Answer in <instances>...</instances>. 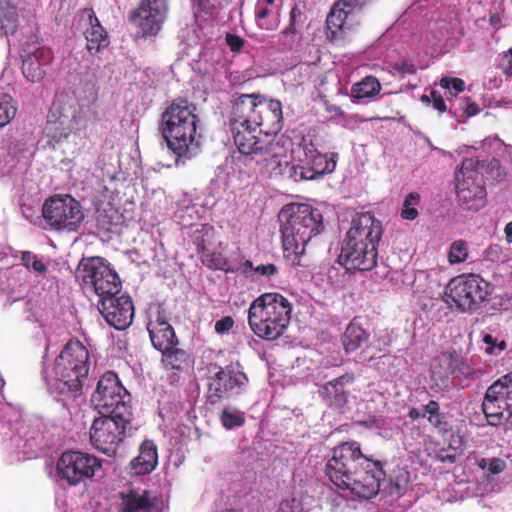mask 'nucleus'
<instances>
[{"mask_svg": "<svg viewBox=\"0 0 512 512\" xmlns=\"http://www.w3.org/2000/svg\"><path fill=\"white\" fill-rule=\"evenodd\" d=\"M229 123L234 144L243 155L260 156L270 165L282 166L283 147L275 141L282 129L283 113L279 100L260 93L240 94L232 102Z\"/></svg>", "mask_w": 512, "mask_h": 512, "instance_id": "nucleus-1", "label": "nucleus"}, {"mask_svg": "<svg viewBox=\"0 0 512 512\" xmlns=\"http://www.w3.org/2000/svg\"><path fill=\"white\" fill-rule=\"evenodd\" d=\"M279 219L284 257L292 266L301 265L306 245L324 229L323 216L309 204L291 203L281 209Z\"/></svg>", "mask_w": 512, "mask_h": 512, "instance_id": "nucleus-2", "label": "nucleus"}, {"mask_svg": "<svg viewBox=\"0 0 512 512\" xmlns=\"http://www.w3.org/2000/svg\"><path fill=\"white\" fill-rule=\"evenodd\" d=\"M200 118L196 106L187 99L170 102L161 117V133L168 148L176 155V163L191 159L199 153L197 129Z\"/></svg>", "mask_w": 512, "mask_h": 512, "instance_id": "nucleus-3", "label": "nucleus"}, {"mask_svg": "<svg viewBox=\"0 0 512 512\" xmlns=\"http://www.w3.org/2000/svg\"><path fill=\"white\" fill-rule=\"evenodd\" d=\"M292 307L279 293H265L256 298L248 309V324L259 338L272 341L287 329Z\"/></svg>", "mask_w": 512, "mask_h": 512, "instance_id": "nucleus-4", "label": "nucleus"}, {"mask_svg": "<svg viewBox=\"0 0 512 512\" xmlns=\"http://www.w3.org/2000/svg\"><path fill=\"white\" fill-rule=\"evenodd\" d=\"M90 369V354L78 339H70L57 356L54 373L60 394L75 400L82 394Z\"/></svg>", "mask_w": 512, "mask_h": 512, "instance_id": "nucleus-5", "label": "nucleus"}, {"mask_svg": "<svg viewBox=\"0 0 512 512\" xmlns=\"http://www.w3.org/2000/svg\"><path fill=\"white\" fill-rule=\"evenodd\" d=\"M492 288L480 275L461 274L451 279L445 289V301L462 313L479 310L489 300Z\"/></svg>", "mask_w": 512, "mask_h": 512, "instance_id": "nucleus-6", "label": "nucleus"}, {"mask_svg": "<svg viewBox=\"0 0 512 512\" xmlns=\"http://www.w3.org/2000/svg\"><path fill=\"white\" fill-rule=\"evenodd\" d=\"M91 403L101 414L132 418L130 394L113 371L105 372L91 395Z\"/></svg>", "mask_w": 512, "mask_h": 512, "instance_id": "nucleus-7", "label": "nucleus"}, {"mask_svg": "<svg viewBox=\"0 0 512 512\" xmlns=\"http://www.w3.org/2000/svg\"><path fill=\"white\" fill-rule=\"evenodd\" d=\"M75 276L83 288L93 291L99 300L120 293L121 281L118 274L101 257L82 259Z\"/></svg>", "mask_w": 512, "mask_h": 512, "instance_id": "nucleus-8", "label": "nucleus"}, {"mask_svg": "<svg viewBox=\"0 0 512 512\" xmlns=\"http://www.w3.org/2000/svg\"><path fill=\"white\" fill-rule=\"evenodd\" d=\"M479 167L478 159L465 158L455 174L457 200L467 210L478 211L486 204L485 181Z\"/></svg>", "mask_w": 512, "mask_h": 512, "instance_id": "nucleus-9", "label": "nucleus"}, {"mask_svg": "<svg viewBox=\"0 0 512 512\" xmlns=\"http://www.w3.org/2000/svg\"><path fill=\"white\" fill-rule=\"evenodd\" d=\"M207 370L210 374L213 373L208 377L207 383V403L210 405H216L225 396L241 394L249 382L239 362L230 363L225 367L217 363H209Z\"/></svg>", "mask_w": 512, "mask_h": 512, "instance_id": "nucleus-10", "label": "nucleus"}, {"mask_svg": "<svg viewBox=\"0 0 512 512\" xmlns=\"http://www.w3.org/2000/svg\"><path fill=\"white\" fill-rule=\"evenodd\" d=\"M97 94L95 81L79 83L71 93H60L56 96L49 110L48 119L73 125L81 112L96 101Z\"/></svg>", "mask_w": 512, "mask_h": 512, "instance_id": "nucleus-11", "label": "nucleus"}, {"mask_svg": "<svg viewBox=\"0 0 512 512\" xmlns=\"http://www.w3.org/2000/svg\"><path fill=\"white\" fill-rule=\"evenodd\" d=\"M42 216L50 229L76 232L85 214L81 204L70 195H55L45 200Z\"/></svg>", "mask_w": 512, "mask_h": 512, "instance_id": "nucleus-12", "label": "nucleus"}, {"mask_svg": "<svg viewBox=\"0 0 512 512\" xmlns=\"http://www.w3.org/2000/svg\"><path fill=\"white\" fill-rule=\"evenodd\" d=\"M367 460L368 457L362 453L358 442H343L333 449V454L326 463L325 473L330 481L340 488L346 481L351 480L352 475Z\"/></svg>", "mask_w": 512, "mask_h": 512, "instance_id": "nucleus-13", "label": "nucleus"}, {"mask_svg": "<svg viewBox=\"0 0 512 512\" xmlns=\"http://www.w3.org/2000/svg\"><path fill=\"white\" fill-rule=\"evenodd\" d=\"M300 149L304 155V158H299L300 164L285 162L283 170L282 166L279 167L280 173L287 174L290 179L299 182L315 180L335 170L336 162L326 154L318 152L312 142L307 143L304 138Z\"/></svg>", "mask_w": 512, "mask_h": 512, "instance_id": "nucleus-14", "label": "nucleus"}, {"mask_svg": "<svg viewBox=\"0 0 512 512\" xmlns=\"http://www.w3.org/2000/svg\"><path fill=\"white\" fill-rule=\"evenodd\" d=\"M132 418H117L115 415L102 414L94 419L90 427V441L95 449L108 455L116 454L125 438L127 425Z\"/></svg>", "mask_w": 512, "mask_h": 512, "instance_id": "nucleus-15", "label": "nucleus"}, {"mask_svg": "<svg viewBox=\"0 0 512 512\" xmlns=\"http://www.w3.org/2000/svg\"><path fill=\"white\" fill-rule=\"evenodd\" d=\"M100 468L101 461L97 457L72 450L62 453L56 464L59 480L65 481L69 486H76L92 478Z\"/></svg>", "mask_w": 512, "mask_h": 512, "instance_id": "nucleus-16", "label": "nucleus"}, {"mask_svg": "<svg viewBox=\"0 0 512 512\" xmlns=\"http://www.w3.org/2000/svg\"><path fill=\"white\" fill-rule=\"evenodd\" d=\"M168 0H140L129 13V21L135 25L142 37H155L168 18Z\"/></svg>", "mask_w": 512, "mask_h": 512, "instance_id": "nucleus-17", "label": "nucleus"}, {"mask_svg": "<svg viewBox=\"0 0 512 512\" xmlns=\"http://www.w3.org/2000/svg\"><path fill=\"white\" fill-rule=\"evenodd\" d=\"M20 57L24 77L36 83L44 78L45 67L52 62L53 52L50 48L40 45L35 34H30L21 42Z\"/></svg>", "mask_w": 512, "mask_h": 512, "instance_id": "nucleus-18", "label": "nucleus"}, {"mask_svg": "<svg viewBox=\"0 0 512 512\" xmlns=\"http://www.w3.org/2000/svg\"><path fill=\"white\" fill-rule=\"evenodd\" d=\"M386 477L380 461H373L368 458L351 480L346 481L339 489L349 490L352 494L362 499H371L381 490V481Z\"/></svg>", "mask_w": 512, "mask_h": 512, "instance_id": "nucleus-19", "label": "nucleus"}, {"mask_svg": "<svg viewBox=\"0 0 512 512\" xmlns=\"http://www.w3.org/2000/svg\"><path fill=\"white\" fill-rule=\"evenodd\" d=\"M97 308L107 324L117 330H125L132 324L135 311L132 299L127 294L103 298L98 301Z\"/></svg>", "mask_w": 512, "mask_h": 512, "instance_id": "nucleus-20", "label": "nucleus"}, {"mask_svg": "<svg viewBox=\"0 0 512 512\" xmlns=\"http://www.w3.org/2000/svg\"><path fill=\"white\" fill-rule=\"evenodd\" d=\"M383 234L380 220L370 212L359 213L353 217L351 227L344 240L358 244H367L368 247L377 249Z\"/></svg>", "mask_w": 512, "mask_h": 512, "instance_id": "nucleus-21", "label": "nucleus"}, {"mask_svg": "<svg viewBox=\"0 0 512 512\" xmlns=\"http://www.w3.org/2000/svg\"><path fill=\"white\" fill-rule=\"evenodd\" d=\"M377 257L378 249L344 240L339 263L348 271H369L376 266Z\"/></svg>", "mask_w": 512, "mask_h": 512, "instance_id": "nucleus-22", "label": "nucleus"}, {"mask_svg": "<svg viewBox=\"0 0 512 512\" xmlns=\"http://www.w3.org/2000/svg\"><path fill=\"white\" fill-rule=\"evenodd\" d=\"M147 330L153 347L160 352L178 345L174 328L166 319L164 312L157 311L155 317L150 318Z\"/></svg>", "mask_w": 512, "mask_h": 512, "instance_id": "nucleus-23", "label": "nucleus"}, {"mask_svg": "<svg viewBox=\"0 0 512 512\" xmlns=\"http://www.w3.org/2000/svg\"><path fill=\"white\" fill-rule=\"evenodd\" d=\"M82 13L88 20V27L83 32L86 49L91 55H95L109 45V36L92 8H85Z\"/></svg>", "mask_w": 512, "mask_h": 512, "instance_id": "nucleus-24", "label": "nucleus"}, {"mask_svg": "<svg viewBox=\"0 0 512 512\" xmlns=\"http://www.w3.org/2000/svg\"><path fill=\"white\" fill-rule=\"evenodd\" d=\"M158 465V447L153 440L146 439L139 446L138 455L130 462V469L135 475H147Z\"/></svg>", "mask_w": 512, "mask_h": 512, "instance_id": "nucleus-25", "label": "nucleus"}, {"mask_svg": "<svg viewBox=\"0 0 512 512\" xmlns=\"http://www.w3.org/2000/svg\"><path fill=\"white\" fill-rule=\"evenodd\" d=\"M353 382V375L346 374L326 383L323 393L329 406L337 409L343 408L347 404L350 394L347 385H352Z\"/></svg>", "mask_w": 512, "mask_h": 512, "instance_id": "nucleus-26", "label": "nucleus"}, {"mask_svg": "<svg viewBox=\"0 0 512 512\" xmlns=\"http://www.w3.org/2000/svg\"><path fill=\"white\" fill-rule=\"evenodd\" d=\"M280 4L277 0H257L255 18L261 29L275 30L280 23Z\"/></svg>", "mask_w": 512, "mask_h": 512, "instance_id": "nucleus-27", "label": "nucleus"}, {"mask_svg": "<svg viewBox=\"0 0 512 512\" xmlns=\"http://www.w3.org/2000/svg\"><path fill=\"white\" fill-rule=\"evenodd\" d=\"M506 406L507 401L503 399V396L499 392L491 393L489 387L482 403V410L489 425L498 426L502 423Z\"/></svg>", "mask_w": 512, "mask_h": 512, "instance_id": "nucleus-28", "label": "nucleus"}, {"mask_svg": "<svg viewBox=\"0 0 512 512\" xmlns=\"http://www.w3.org/2000/svg\"><path fill=\"white\" fill-rule=\"evenodd\" d=\"M121 512H151L154 503L148 497V491L139 494L131 490L129 493H121Z\"/></svg>", "mask_w": 512, "mask_h": 512, "instance_id": "nucleus-29", "label": "nucleus"}, {"mask_svg": "<svg viewBox=\"0 0 512 512\" xmlns=\"http://www.w3.org/2000/svg\"><path fill=\"white\" fill-rule=\"evenodd\" d=\"M369 340V334L354 320L346 327L342 343L347 353H353Z\"/></svg>", "mask_w": 512, "mask_h": 512, "instance_id": "nucleus-30", "label": "nucleus"}, {"mask_svg": "<svg viewBox=\"0 0 512 512\" xmlns=\"http://www.w3.org/2000/svg\"><path fill=\"white\" fill-rule=\"evenodd\" d=\"M349 14L351 13L338 2L334 4L326 19L327 38L330 41H335L342 33Z\"/></svg>", "mask_w": 512, "mask_h": 512, "instance_id": "nucleus-31", "label": "nucleus"}, {"mask_svg": "<svg viewBox=\"0 0 512 512\" xmlns=\"http://www.w3.org/2000/svg\"><path fill=\"white\" fill-rule=\"evenodd\" d=\"M381 84L374 76H366L351 87V96L356 100L372 98L379 94Z\"/></svg>", "mask_w": 512, "mask_h": 512, "instance_id": "nucleus-32", "label": "nucleus"}, {"mask_svg": "<svg viewBox=\"0 0 512 512\" xmlns=\"http://www.w3.org/2000/svg\"><path fill=\"white\" fill-rule=\"evenodd\" d=\"M161 353L165 369L182 371L188 365V354L183 349L177 348V346L163 350Z\"/></svg>", "mask_w": 512, "mask_h": 512, "instance_id": "nucleus-33", "label": "nucleus"}, {"mask_svg": "<svg viewBox=\"0 0 512 512\" xmlns=\"http://www.w3.org/2000/svg\"><path fill=\"white\" fill-rule=\"evenodd\" d=\"M72 129L73 125L62 124L60 121L53 122L51 119H48L45 127V134L49 138L48 144L55 147V145L67 140Z\"/></svg>", "mask_w": 512, "mask_h": 512, "instance_id": "nucleus-34", "label": "nucleus"}, {"mask_svg": "<svg viewBox=\"0 0 512 512\" xmlns=\"http://www.w3.org/2000/svg\"><path fill=\"white\" fill-rule=\"evenodd\" d=\"M17 11L9 0H0V29L7 33L16 27Z\"/></svg>", "mask_w": 512, "mask_h": 512, "instance_id": "nucleus-35", "label": "nucleus"}, {"mask_svg": "<svg viewBox=\"0 0 512 512\" xmlns=\"http://www.w3.org/2000/svg\"><path fill=\"white\" fill-rule=\"evenodd\" d=\"M18 111V103L12 96L3 94L0 97V129L9 124Z\"/></svg>", "mask_w": 512, "mask_h": 512, "instance_id": "nucleus-36", "label": "nucleus"}, {"mask_svg": "<svg viewBox=\"0 0 512 512\" xmlns=\"http://www.w3.org/2000/svg\"><path fill=\"white\" fill-rule=\"evenodd\" d=\"M408 483V473H400L395 479L390 478L386 481V477L381 481V490L391 496L400 497L406 491Z\"/></svg>", "mask_w": 512, "mask_h": 512, "instance_id": "nucleus-37", "label": "nucleus"}, {"mask_svg": "<svg viewBox=\"0 0 512 512\" xmlns=\"http://www.w3.org/2000/svg\"><path fill=\"white\" fill-rule=\"evenodd\" d=\"M220 421L227 430H231L243 426L245 424V416L244 413L239 410L225 408L220 414Z\"/></svg>", "mask_w": 512, "mask_h": 512, "instance_id": "nucleus-38", "label": "nucleus"}, {"mask_svg": "<svg viewBox=\"0 0 512 512\" xmlns=\"http://www.w3.org/2000/svg\"><path fill=\"white\" fill-rule=\"evenodd\" d=\"M476 465L483 471H486L489 475H498L502 473L507 463L504 459L493 457V458H479L476 460Z\"/></svg>", "mask_w": 512, "mask_h": 512, "instance_id": "nucleus-39", "label": "nucleus"}, {"mask_svg": "<svg viewBox=\"0 0 512 512\" xmlns=\"http://www.w3.org/2000/svg\"><path fill=\"white\" fill-rule=\"evenodd\" d=\"M306 21V15L300 5L295 4L290 11L289 25L282 31L284 35H292L298 32V28L303 26Z\"/></svg>", "mask_w": 512, "mask_h": 512, "instance_id": "nucleus-40", "label": "nucleus"}, {"mask_svg": "<svg viewBox=\"0 0 512 512\" xmlns=\"http://www.w3.org/2000/svg\"><path fill=\"white\" fill-rule=\"evenodd\" d=\"M419 202L420 195L417 192L409 193L404 199L401 217L405 220H415L419 215L418 210L416 209Z\"/></svg>", "mask_w": 512, "mask_h": 512, "instance_id": "nucleus-41", "label": "nucleus"}, {"mask_svg": "<svg viewBox=\"0 0 512 512\" xmlns=\"http://www.w3.org/2000/svg\"><path fill=\"white\" fill-rule=\"evenodd\" d=\"M468 258V244L464 240L454 241L448 253V261L450 264H459Z\"/></svg>", "mask_w": 512, "mask_h": 512, "instance_id": "nucleus-42", "label": "nucleus"}, {"mask_svg": "<svg viewBox=\"0 0 512 512\" xmlns=\"http://www.w3.org/2000/svg\"><path fill=\"white\" fill-rule=\"evenodd\" d=\"M491 393H498L505 401L512 400V373L506 374L490 386Z\"/></svg>", "mask_w": 512, "mask_h": 512, "instance_id": "nucleus-43", "label": "nucleus"}, {"mask_svg": "<svg viewBox=\"0 0 512 512\" xmlns=\"http://www.w3.org/2000/svg\"><path fill=\"white\" fill-rule=\"evenodd\" d=\"M21 263L27 269L44 274L47 271L46 265L31 251H23L21 254Z\"/></svg>", "mask_w": 512, "mask_h": 512, "instance_id": "nucleus-44", "label": "nucleus"}, {"mask_svg": "<svg viewBox=\"0 0 512 512\" xmlns=\"http://www.w3.org/2000/svg\"><path fill=\"white\" fill-rule=\"evenodd\" d=\"M482 341L485 344V353L489 355H499L507 347V343L505 341H498V339L493 337L491 334H484Z\"/></svg>", "mask_w": 512, "mask_h": 512, "instance_id": "nucleus-45", "label": "nucleus"}, {"mask_svg": "<svg viewBox=\"0 0 512 512\" xmlns=\"http://www.w3.org/2000/svg\"><path fill=\"white\" fill-rule=\"evenodd\" d=\"M111 215L107 213V211L100 212L97 217V222L99 226L107 231H111L114 225H117L119 216L116 211L110 209Z\"/></svg>", "mask_w": 512, "mask_h": 512, "instance_id": "nucleus-46", "label": "nucleus"}, {"mask_svg": "<svg viewBox=\"0 0 512 512\" xmlns=\"http://www.w3.org/2000/svg\"><path fill=\"white\" fill-rule=\"evenodd\" d=\"M439 85L443 89H447L449 91L454 90L455 95L464 91L465 89V82L461 78H451V77H443L440 80Z\"/></svg>", "mask_w": 512, "mask_h": 512, "instance_id": "nucleus-47", "label": "nucleus"}, {"mask_svg": "<svg viewBox=\"0 0 512 512\" xmlns=\"http://www.w3.org/2000/svg\"><path fill=\"white\" fill-rule=\"evenodd\" d=\"M392 67L401 77L413 75L417 71L414 63L408 59L395 62Z\"/></svg>", "mask_w": 512, "mask_h": 512, "instance_id": "nucleus-48", "label": "nucleus"}, {"mask_svg": "<svg viewBox=\"0 0 512 512\" xmlns=\"http://www.w3.org/2000/svg\"><path fill=\"white\" fill-rule=\"evenodd\" d=\"M277 512H303V508L299 500L292 498L283 500Z\"/></svg>", "mask_w": 512, "mask_h": 512, "instance_id": "nucleus-49", "label": "nucleus"}, {"mask_svg": "<svg viewBox=\"0 0 512 512\" xmlns=\"http://www.w3.org/2000/svg\"><path fill=\"white\" fill-rule=\"evenodd\" d=\"M234 326V319L231 316H224L216 321L214 330L217 334H223L230 331Z\"/></svg>", "mask_w": 512, "mask_h": 512, "instance_id": "nucleus-50", "label": "nucleus"}, {"mask_svg": "<svg viewBox=\"0 0 512 512\" xmlns=\"http://www.w3.org/2000/svg\"><path fill=\"white\" fill-rule=\"evenodd\" d=\"M226 43L232 52H240L244 46V39L236 34L227 33Z\"/></svg>", "mask_w": 512, "mask_h": 512, "instance_id": "nucleus-51", "label": "nucleus"}, {"mask_svg": "<svg viewBox=\"0 0 512 512\" xmlns=\"http://www.w3.org/2000/svg\"><path fill=\"white\" fill-rule=\"evenodd\" d=\"M428 422L440 431H447L448 422L443 413L438 412L437 414L430 415Z\"/></svg>", "mask_w": 512, "mask_h": 512, "instance_id": "nucleus-52", "label": "nucleus"}, {"mask_svg": "<svg viewBox=\"0 0 512 512\" xmlns=\"http://www.w3.org/2000/svg\"><path fill=\"white\" fill-rule=\"evenodd\" d=\"M256 274L266 277H271L277 274L278 268L273 263L261 264L254 268Z\"/></svg>", "mask_w": 512, "mask_h": 512, "instance_id": "nucleus-53", "label": "nucleus"}, {"mask_svg": "<svg viewBox=\"0 0 512 512\" xmlns=\"http://www.w3.org/2000/svg\"><path fill=\"white\" fill-rule=\"evenodd\" d=\"M431 98L433 103V108L439 111V113H444L447 111V106L443 96L436 90L431 91Z\"/></svg>", "mask_w": 512, "mask_h": 512, "instance_id": "nucleus-54", "label": "nucleus"}, {"mask_svg": "<svg viewBox=\"0 0 512 512\" xmlns=\"http://www.w3.org/2000/svg\"><path fill=\"white\" fill-rule=\"evenodd\" d=\"M337 2L348 12L353 13L355 10L361 9L366 5L368 0H338Z\"/></svg>", "mask_w": 512, "mask_h": 512, "instance_id": "nucleus-55", "label": "nucleus"}, {"mask_svg": "<svg viewBox=\"0 0 512 512\" xmlns=\"http://www.w3.org/2000/svg\"><path fill=\"white\" fill-rule=\"evenodd\" d=\"M463 113L466 117H473L480 112V108L476 102L468 101L464 107H462Z\"/></svg>", "mask_w": 512, "mask_h": 512, "instance_id": "nucleus-56", "label": "nucleus"}, {"mask_svg": "<svg viewBox=\"0 0 512 512\" xmlns=\"http://www.w3.org/2000/svg\"><path fill=\"white\" fill-rule=\"evenodd\" d=\"M504 71L508 75H512V48L504 55Z\"/></svg>", "mask_w": 512, "mask_h": 512, "instance_id": "nucleus-57", "label": "nucleus"}, {"mask_svg": "<svg viewBox=\"0 0 512 512\" xmlns=\"http://www.w3.org/2000/svg\"><path fill=\"white\" fill-rule=\"evenodd\" d=\"M424 410L426 413L429 414V416L437 414L438 412H440L439 403L434 400H431L424 406Z\"/></svg>", "mask_w": 512, "mask_h": 512, "instance_id": "nucleus-58", "label": "nucleus"}, {"mask_svg": "<svg viewBox=\"0 0 512 512\" xmlns=\"http://www.w3.org/2000/svg\"><path fill=\"white\" fill-rule=\"evenodd\" d=\"M408 416L412 420L425 417V414L421 413L417 408H411L408 412Z\"/></svg>", "mask_w": 512, "mask_h": 512, "instance_id": "nucleus-59", "label": "nucleus"}, {"mask_svg": "<svg viewBox=\"0 0 512 512\" xmlns=\"http://www.w3.org/2000/svg\"><path fill=\"white\" fill-rule=\"evenodd\" d=\"M504 232L507 242L512 243V221L506 224Z\"/></svg>", "mask_w": 512, "mask_h": 512, "instance_id": "nucleus-60", "label": "nucleus"}, {"mask_svg": "<svg viewBox=\"0 0 512 512\" xmlns=\"http://www.w3.org/2000/svg\"><path fill=\"white\" fill-rule=\"evenodd\" d=\"M421 101L423 103H430V102H432L431 94L429 96L428 95H422Z\"/></svg>", "mask_w": 512, "mask_h": 512, "instance_id": "nucleus-61", "label": "nucleus"}, {"mask_svg": "<svg viewBox=\"0 0 512 512\" xmlns=\"http://www.w3.org/2000/svg\"><path fill=\"white\" fill-rule=\"evenodd\" d=\"M499 20H500V19H499V17H498V16L493 15V16H491V17H490V20H489V21H490V23H491V24H496L497 22H499Z\"/></svg>", "mask_w": 512, "mask_h": 512, "instance_id": "nucleus-62", "label": "nucleus"}, {"mask_svg": "<svg viewBox=\"0 0 512 512\" xmlns=\"http://www.w3.org/2000/svg\"><path fill=\"white\" fill-rule=\"evenodd\" d=\"M177 381H178V379L175 377V374H173V375H171V376H170V383H171V384H174V383H175V382H177Z\"/></svg>", "mask_w": 512, "mask_h": 512, "instance_id": "nucleus-63", "label": "nucleus"}, {"mask_svg": "<svg viewBox=\"0 0 512 512\" xmlns=\"http://www.w3.org/2000/svg\"><path fill=\"white\" fill-rule=\"evenodd\" d=\"M335 112H337L339 115H343V111L340 107L334 109Z\"/></svg>", "mask_w": 512, "mask_h": 512, "instance_id": "nucleus-64", "label": "nucleus"}]
</instances>
